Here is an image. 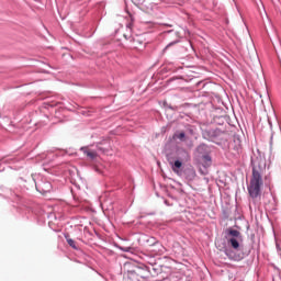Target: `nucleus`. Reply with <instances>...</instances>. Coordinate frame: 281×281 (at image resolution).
Returning a JSON list of instances; mask_svg holds the SVG:
<instances>
[{"label": "nucleus", "instance_id": "1", "mask_svg": "<svg viewBox=\"0 0 281 281\" xmlns=\"http://www.w3.org/2000/svg\"><path fill=\"white\" fill-rule=\"evenodd\" d=\"M260 188H262V176L260 175V171L252 168V177L248 186V193L251 199H258V196H260Z\"/></svg>", "mask_w": 281, "mask_h": 281}, {"label": "nucleus", "instance_id": "2", "mask_svg": "<svg viewBox=\"0 0 281 281\" xmlns=\"http://www.w3.org/2000/svg\"><path fill=\"white\" fill-rule=\"evenodd\" d=\"M178 160L171 165V169L176 175H181V168L183 167V161H190V154L186 150H181Z\"/></svg>", "mask_w": 281, "mask_h": 281}, {"label": "nucleus", "instance_id": "3", "mask_svg": "<svg viewBox=\"0 0 281 281\" xmlns=\"http://www.w3.org/2000/svg\"><path fill=\"white\" fill-rule=\"evenodd\" d=\"M81 150L87 157H89V159H95V157H98V153L89 150L87 147H81Z\"/></svg>", "mask_w": 281, "mask_h": 281}, {"label": "nucleus", "instance_id": "4", "mask_svg": "<svg viewBox=\"0 0 281 281\" xmlns=\"http://www.w3.org/2000/svg\"><path fill=\"white\" fill-rule=\"evenodd\" d=\"M202 165L204 168H210V166H212V157H210V155H204L202 157Z\"/></svg>", "mask_w": 281, "mask_h": 281}, {"label": "nucleus", "instance_id": "5", "mask_svg": "<svg viewBox=\"0 0 281 281\" xmlns=\"http://www.w3.org/2000/svg\"><path fill=\"white\" fill-rule=\"evenodd\" d=\"M65 238L69 245V247H72V249H78V246H76V240H74L69 235H65Z\"/></svg>", "mask_w": 281, "mask_h": 281}, {"label": "nucleus", "instance_id": "6", "mask_svg": "<svg viewBox=\"0 0 281 281\" xmlns=\"http://www.w3.org/2000/svg\"><path fill=\"white\" fill-rule=\"evenodd\" d=\"M231 247H233V249H238V247H240V244L238 243V240L236 238H231L228 240Z\"/></svg>", "mask_w": 281, "mask_h": 281}, {"label": "nucleus", "instance_id": "7", "mask_svg": "<svg viewBox=\"0 0 281 281\" xmlns=\"http://www.w3.org/2000/svg\"><path fill=\"white\" fill-rule=\"evenodd\" d=\"M173 137L176 139H180V142H186V133L184 132H180L179 134H175Z\"/></svg>", "mask_w": 281, "mask_h": 281}, {"label": "nucleus", "instance_id": "8", "mask_svg": "<svg viewBox=\"0 0 281 281\" xmlns=\"http://www.w3.org/2000/svg\"><path fill=\"white\" fill-rule=\"evenodd\" d=\"M228 235L233 236V238H238L240 236V232L236 229H228Z\"/></svg>", "mask_w": 281, "mask_h": 281}, {"label": "nucleus", "instance_id": "9", "mask_svg": "<svg viewBox=\"0 0 281 281\" xmlns=\"http://www.w3.org/2000/svg\"><path fill=\"white\" fill-rule=\"evenodd\" d=\"M274 144H276V135L272 134V136L270 138V146H271V148H273Z\"/></svg>", "mask_w": 281, "mask_h": 281}, {"label": "nucleus", "instance_id": "10", "mask_svg": "<svg viewBox=\"0 0 281 281\" xmlns=\"http://www.w3.org/2000/svg\"><path fill=\"white\" fill-rule=\"evenodd\" d=\"M176 44H177V42H172L169 45H167L165 49H168V47H172V45H176Z\"/></svg>", "mask_w": 281, "mask_h": 281}, {"label": "nucleus", "instance_id": "11", "mask_svg": "<svg viewBox=\"0 0 281 281\" xmlns=\"http://www.w3.org/2000/svg\"><path fill=\"white\" fill-rule=\"evenodd\" d=\"M126 27H128L130 30H133V22H130Z\"/></svg>", "mask_w": 281, "mask_h": 281}, {"label": "nucleus", "instance_id": "12", "mask_svg": "<svg viewBox=\"0 0 281 281\" xmlns=\"http://www.w3.org/2000/svg\"><path fill=\"white\" fill-rule=\"evenodd\" d=\"M279 142L281 144V130H279Z\"/></svg>", "mask_w": 281, "mask_h": 281}, {"label": "nucleus", "instance_id": "13", "mask_svg": "<svg viewBox=\"0 0 281 281\" xmlns=\"http://www.w3.org/2000/svg\"><path fill=\"white\" fill-rule=\"evenodd\" d=\"M268 124L271 126V117L268 116Z\"/></svg>", "mask_w": 281, "mask_h": 281}, {"label": "nucleus", "instance_id": "14", "mask_svg": "<svg viewBox=\"0 0 281 281\" xmlns=\"http://www.w3.org/2000/svg\"><path fill=\"white\" fill-rule=\"evenodd\" d=\"M266 98H267V100H269V94L268 93H266Z\"/></svg>", "mask_w": 281, "mask_h": 281}, {"label": "nucleus", "instance_id": "15", "mask_svg": "<svg viewBox=\"0 0 281 281\" xmlns=\"http://www.w3.org/2000/svg\"><path fill=\"white\" fill-rule=\"evenodd\" d=\"M261 102H262V104H265V100L263 99H261Z\"/></svg>", "mask_w": 281, "mask_h": 281}, {"label": "nucleus", "instance_id": "16", "mask_svg": "<svg viewBox=\"0 0 281 281\" xmlns=\"http://www.w3.org/2000/svg\"><path fill=\"white\" fill-rule=\"evenodd\" d=\"M156 241H153L151 245H155Z\"/></svg>", "mask_w": 281, "mask_h": 281}, {"label": "nucleus", "instance_id": "17", "mask_svg": "<svg viewBox=\"0 0 281 281\" xmlns=\"http://www.w3.org/2000/svg\"><path fill=\"white\" fill-rule=\"evenodd\" d=\"M260 98H262V94H260Z\"/></svg>", "mask_w": 281, "mask_h": 281}]
</instances>
